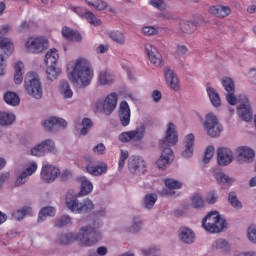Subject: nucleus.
<instances>
[{
  "label": "nucleus",
  "mask_w": 256,
  "mask_h": 256,
  "mask_svg": "<svg viewBox=\"0 0 256 256\" xmlns=\"http://www.w3.org/2000/svg\"><path fill=\"white\" fill-rule=\"evenodd\" d=\"M101 224L100 220H95L91 225L82 227L77 234L66 233L58 237L60 245H69L73 241H80L84 247H92L101 241Z\"/></svg>",
  "instance_id": "nucleus-1"
},
{
  "label": "nucleus",
  "mask_w": 256,
  "mask_h": 256,
  "mask_svg": "<svg viewBox=\"0 0 256 256\" xmlns=\"http://www.w3.org/2000/svg\"><path fill=\"white\" fill-rule=\"evenodd\" d=\"M178 141L179 136L175 130V124L169 123L165 138L160 141V149L163 150L160 158L156 162V165L159 169H165L167 165H171L175 156L173 155V150H171L169 147H171V145H175ZM165 145L167 147H165Z\"/></svg>",
  "instance_id": "nucleus-2"
},
{
  "label": "nucleus",
  "mask_w": 256,
  "mask_h": 256,
  "mask_svg": "<svg viewBox=\"0 0 256 256\" xmlns=\"http://www.w3.org/2000/svg\"><path fill=\"white\" fill-rule=\"evenodd\" d=\"M70 75L73 85L88 87L93 80V67L91 66V63H89V60L78 58L73 65Z\"/></svg>",
  "instance_id": "nucleus-3"
},
{
  "label": "nucleus",
  "mask_w": 256,
  "mask_h": 256,
  "mask_svg": "<svg viewBox=\"0 0 256 256\" xmlns=\"http://www.w3.org/2000/svg\"><path fill=\"white\" fill-rule=\"evenodd\" d=\"M66 207L72 211V213H89L95 209L93 201L89 198L79 202L77 196L72 195L70 192L66 194Z\"/></svg>",
  "instance_id": "nucleus-4"
},
{
  "label": "nucleus",
  "mask_w": 256,
  "mask_h": 256,
  "mask_svg": "<svg viewBox=\"0 0 256 256\" xmlns=\"http://www.w3.org/2000/svg\"><path fill=\"white\" fill-rule=\"evenodd\" d=\"M24 89L28 95L34 99H41L43 97V88L39 75L35 72H28L24 78Z\"/></svg>",
  "instance_id": "nucleus-5"
},
{
  "label": "nucleus",
  "mask_w": 256,
  "mask_h": 256,
  "mask_svg": "<svg viewBox=\"0 0 256 256\" xmlns=\"http://www.w3.org/2000/svg\"><path fill=\"white\" fill-rule=\"evenodd\" d=\"M225 220L221 219L219 212H210L203 220L202 227L208 233H221L225 228Z\"/></svg>",
  "instance_id": "nucleus-6"
},
{
  "label": "nucleus",
  "mask_w": 256,
  "mask_h": 256,
  "mask_svg": "<svg viewBox=\"0 0 256 256\" xmlns=\"http://www.w3.org/2000/svg\"><path fill=\"white\" fill-rule=\"evenodd\" d=\"M117 99L119 96L117 93H110L104 100H98L94 103L93 108L96 113H104L105 115H111L117 109Z\"/></svg>",
  "instance_id": "nucleus-7"
},
{
  "label": "nucleus",
  "mask_w": 256,
  "mask_h": 256,
  "mask_svg": "<svg viewBox=\"0 0 256 256\" xmlns=\"http://www.w3.org/2000/svg\"><path fill=\"white\" fill-rule=\"evenodd\" d=\"M204 129L209 137H219L223 131V126L219 124V120L215 114L208 113L204 122Z\"/></svg>",
  "instance_id": "nucleus-8"
},
{
  "label": "nucleus",
  "mask_w": 256,
  "mask_h": 256,
  "mask_svg": "<svg viewBox=\"0 0 256 256\" xmlns=\"http://www.w3.org/2000/svg\"><path fill=\"white\" fill-rule=\"evenodd\" d=\"M128 169L132 175L141 177V175L147 173V162L139 156H132L128 160Z\"/></svg>",
  "instance_id": "nucleus-9"
},
{
  "label": "nucleus",
  "mask_w": 256,
  "mask_h": 256,
  "mask_svg": "<svg viewBox=\"0 0 256 256\" xmlns=\"http://www.w3.org/2000/svg\"><path fill=\"white\" fill-rule=\"evenodd\" d=\"M49 47V40L45 37L29 38L26 42V49L29 53H42Z\"/></svg>",
  "instance_id": "nucleus-10"
},
{
  "label": "nucleus",
  "mask_w": 256,
  "mask_h": 256,
  "mask_svg": "<svg viewBox=\"0 0 256 256\" xmlns=\"http://www.w3.org/2000/svg\"><path fill=\"white\" fill-rule=\"evenodd\" d=\"M87 161L86 171L90 175H94L95 177H99V175H103V173H107V164L103 162H96L95 159L91 156L85 157Z\"/></svg>",
  "instance_id": "nucleus-11"
},
{
  "label": "nucleus",
  "mask_w": 256,
  "mask_h": 256,
  "mask_svg": "<svg viewBox=\"0 0 256 256\" xmlns=\"http://www.w3.org/2000/svg\"><path fill=\"white\" fill-rule=\"evenodd\" d=\"M222 87L226 91V100L229 105H237V97L235 96V82L230 77H225L221 81Z\"/></svg>",
  "instance_id": "nucleus-12"
},
{
  "label": "nucleus",
  "mask_w": 256,
  "mask_h": 256,
  "mask_svg": "<svg viewBox=\"0 0 256 256\" xmlns=\"http://www.w3.org/2000/svg\"><path fill=\"white\" fill-rule=\"evenodd\" d=\"M45 153H55V142L53 140L47 139L31 149V155L34 157H43Z\"/></svg>",
  "instance_id": "nucleus-13"
},
{
  "label": "nucleus",
  "mask_w": 256,
  "mask_h": 256,
  "mask_svg": "<svg viewBox=\"0 0 256 256\" xmlns=\"http://www.w3.org/2000/svg\"><path fill=\"white\" fill-rule=\"evenodd\" d=\"M40 175L45 183H53L61 175V170L53 165L45 164L42 166Z\"/></svg>",
  "instance_id": "nucleus-14"
},
{
  "label": "nucleus",
  "mask_w": 256,
  "mask_h": 256,
  "mask_svg": "<svg viewBox=\"0 0 256 256\" xmlns=\"http://www.w3.org/2000/svg\"><path fill=\"white\" fill-rule=\"evenodd\" d=\"M145 136V126H140L136 130L123 132L119 135L121 143H129V141H141Z\"/></svg>",
  "instance_id": "nucleus-15"
},
{
  "label": "nucleus",
  "mask_w": 256,
  "mask_h": 256,
  "mask_svg": "<svg viewBox=\"0 0 256 256\" xmlns=\"http://www.w3.org/2000/svg\"><path fill=\"white\" fill-rule=\"evenodd\" d=\"M145 51L152 65H155V67H161L163 65V56L153 44L147 43L145 45Z\"/></svg>",
  "instance_id": "nucleus-16"
},
{
  "label": "nucleus",
  "mask_w": 256,
  "mask_h": 256,
  "mask_svg": "<svg viewBox=\"0 0 256 256\" xmlns=\"http://www.w3.org/2000/svg\"><path fill=\"white\" fill-rule=\"evenodd\" d=\"M236 153L238 163H251L255 159V151L247 146L237 148Z\"/></svg>",
  "instance_id": "nucleus-17"
},
{
  "label": "nucleus",
  "mask_w": 256,
  "mask_h": 256,
  "mask_svg": "<svg viewBox=\"0 0 256 256\" xmlns=\"http://www.w3.org/2000/svg\"><path fill=\"white\" fill-rule=\"evenodd\" d=\"M217 162L218 165H221L222 167H227V165H231V163H233V151L225 147L218 148Z\"/></svg>",
  "instance_id": "nucleus-18"
},
{
  "label": "nucleus",
  "mask_w": 256,
  "mask_h": 256,
  "mask_svg": "<svg viewBox=\"0 0 256 256\" xmlns=\"http://www.w3.org/2000/svg\"><path fill=\"white\" fill-rule=\"evenodd\" d=\"M237 113L242 121L249 123V121L253 120V111L247 97H244V102L238 107Z\"/></svg>",
  "instance_id": "nucleus-19"
},
{
  "label": "nucleus",
  "mask_w": 256,
  "mask_h": 256,
  "mask_svg": "<svg viewBox=\"0 0 256 256\" xmlns=\"http://www.w3.org/2000/svg\"><path fill=\"white\" fill-rule=\"evenodd\" d=\"M119 119L123 127H127L131 123V108L127 101H122L119 106Z\"/></svg>",
  "instance_id": "nucleus-20"
},
{
  "label": "nucleus",
  "mask_w": 256,
  "mask_h": 256,
  "mask_svg": "<svg viewBox=\"0 0 256 256\" xmlns=\"http://www.w3.org/2000/svg\"><path fill=\"white\" fill-rule=\"evenodd\" d=\"M42 125L46 131H53L54 127H67V121L63 118L51 117L50 119L45 120Z\"/></svg>",
  "instance_id": "nucleus-21"
},
{
  "label": "nucleus",
  "mask_w": 256,
  "mask_h": 256,
  "mask_svg": "<svg viewBox=\"0 0 256 256\" xmlns=\"http://www.w3.org/2000/svg\"><path fill=\"white\" fill-rule=\"evenodd\" d=\"M209 14L214 15V17H219L220 19H223L231 15V8L223 5L211 6L209 8Z\"/></svg>",
  "instance_id": "nucleus-22"
},
{
  "label": "nucleus",
  "mask_w": 256,
  "mask_h": 256,
  "mask_svg": "<svg viewBox=\"0 0 256 256\" xmlns=\"http://www.w3.org/2000/svg\"><path fill=\"white\" fill-rule=\"evenodd\" d=\"M37 171V163L31 162L30 165L23 171L17 178L15 182V187H19L20 185H23L25 183V179L29 177L30 175H33Z\"/></svg>",
  "instance_id": "nucleus-23"
},
{
  "label": "nucleus",
  "mask_w": 256,
  "mask_h": 256,
  "mask_svg": "<svg viewBox=\"0 0 256 256\" xmlns=\"http://www.w3.org/2000/svg\"><path fill=\"white\" fill-rule=\"evenodd\" d=\"M164 75L166 83L171 87V89L177 91L179 89V78H177V75H175L173 70L166 68Z\"/></svg>",
  "instance_id": "nucleus-24"
},
{
  "label": "nucleus",
  "mask_w": 256,
  "mask_h": 256,
  "mask_svg": "<svg viewBox=\"0 0 256 256\" xmlns=\"http://www.w3.org/2000/svg\"><path fill=\"white\" fill-rule=\"evenodd\" d=\"M185 150L182 152V157L186 159L193 157V146L195 145V135L188 134L185 139Z\"/></svg>",
  "instance_id": "nucleus-25"
},
{
  "label": "nucleus",
  "mask_w": 256,
  "mask_h": 256,
  "mask_svg": "<svg viewBox=\"0 0 256 256\" xmlns=\"http://www.w3.org/2000/svg\"><path fill=\"white\" fill-rule=\"evenodd\" d=\"M62 35L68 41H76L77 43H79L82 39L81 34L79 32L69 27H64L62 29Z\"/></svg>",
  "instance_id": "nucleus-26"
},
{
  "label": "nucleus",
  "mask_w": 256,
  "mask_h": 256,
  "mask_svg": "<svg viewBox=\"0 0 256 256\" xmlns=\"http://www.w3.org/2000/svg\"><path fill=\"white\" fill-rule=\"evenodd\" d=\"M179 237L183 243L191 244L195 241V233L187 227L180 228Z\"/></svg>",
  "instance_id": "nucleus-27"
},
{
  "label": "nucleus",
  "mask_w": 256,
  "mask_h": 256,
  "mask_svg": "<svg viewBox=\"0 0 256 256\" xmlns=\"http://www.w3.org/2000/svg\"><path fill=\"white\" fill-rule=\"evenodd\" d=\"M115 81V76L109 73L107 70H102L98 75V84L99 85H111Z\"/></svg>",
  "instance_id": "nucleus-28"
},
{
  "label": "nucleus",
  "mask_w": 256,
  "mask_h": 256,
  "mask_svg": "<svg viewBox=\"0 0 256 256\" xmlns=\"http://www.w3.org/2000/svg\"><path fill=\"white\" fill-rule=\"evenodd\" d=\"M81 181V190L78 193L79 197H85V195H89L93 191V184L91 181L87 180V178L82 177L80 178Z\"/></svg>",
  "instance_id": "nucleus-29"
},
{
  "label": "nucleus",
  "mask_w": 256,
  "mask_h": 256,
  "mask_svg": "<svg viewBox=\"0 0 256 256\" xmlns=\"http://www.w3.org/2000/svg\"><path fill=\"white\" fill-rule=\"evenodd\" d=\"M57 61H59V52L57 49H50L45 55V63L48 66L57 65Z\"/></svg>",
  "instance_id": "nucleus-30"
},
{
  "label": "nucleus",
  "mask_w": 256,
  "mask_h": 256,
  "mask_svg": "<svg viewBox=\"0 0 256 256\" xmlns=\"http://www.w3.org/2000/svg\"><path fill=\"white\" fill-rule=\"evenodd\" d=\"M24 64L21 61H18L14 65L15 74H14V82L16 85H21L23 83V68Z\"/></svg>",
  "instance_id": "nucleus-31"
},
{
  "label": "nucleus",
  "mask_w": 256,
  "mask_h": 256,
  "mask_svg": "<svg viewBox=\"0 0 256 256\" xmlns=\"http://www.w3.org/2000/svg\"><path fill=\"white\" fill-rule=\"evenodd\" d=\"M15 123V114L0 112V126L1 127H9V125H13Z\"/></svg>",
  "instance_id": "nucleus-32"
},
{
  "label": "nucleus",
  "mask_w": 256,
  "mask_h": 256,
  "mask_svg": "<svg viewBox=\"0 0 256 256\" xmlns=\"http://www.w3.org/2000/svg\"><path fill=\"white\" fill-rule=\"evenodd\" d=\"M0 49L5 55L13 53V42L9 38L0 37Z\"/></svg>",
  "instance_id": "nucleus-33"
},
{
  "label": "nucleus",
  "mask_w": 256,
  "mask_h": 256,
  "mask_svg": "<svg viewBox=\"0 0 256 256\" xmlns=\"http://www.w3.org/2000/svg\"><path fill=\"white\" fill-rule=\"evenodd\" d=\"M88 7L96 9V11H105L109 5L103 0H84Z\"/></svg>",
  "instance_id": "nucleus-34"
},
{
  "label": "nucleus",
  "mask_w": 256,
  "mask_h": 256,
  "mask_svg": "<svg viewBox=\"0 0 256 256\" xmlns=\"http://www.w3.org/2000/svg\"><path fill=\"white\" fill-rule=\"evenodd\" d=\"M214 177H215L217 183H219V185H226L227 187H229V185H231V183H233V179L221 171L215 172Z\"/></svg>",
  "instance_id": "nucleus-35"
},
{
  "label": "nucleus",
  "mask_w": 256,
  "mask_h": 256,
  "mask_svg": "<svg viewBox=\"0 0 256 256\" xmlns=\"http://www.w3.org/2000/svg\"><path fill=\"white\" fill-rule=\"evenodd\" d=\"M55 208L51 206L44 207L40 210L39 216H38V223H43V220L46 217H55Z\"/></svg>",
  "instance_id": "nucleus-36"
},
{
  "label": "nucleus",
  "mask_w": 256,
  "mask_h": 256,
  "mask_svg": "<svg viewBox=\"0 0 256 256\" xmlns=\"http://www.w3.org/2000/svg\"><path fill=\"white\" fill-rule=\"evenodd\" d=\"M33 213V209L29 206L23 207L21 210H16L12 213V217L16 219V221H21L25 219L26 215H31Z\"/></svg>",
  "instance_id": "nucleus-37"
},
{
  "label": "nucleus",
  "mask_w": 256,
  "mask_h": 256,
  "mask_svg": "<svg viewBox=\"0 0 256 256\" xmlns=\"http://www.w3.org/2000/svg\"><path fill=\"white\" fill-rule=\"evenodd\" d=\"M207 93L212 105H214V107H220L221 97L219 96V93H217V91H215V89L211 87L207 88Z\"/></svg>",
  "instance_id": "nucleus-38"
},
{
  "label": "nucleus",
  "mask_w": 256,
  "mask_h": 256,
  "mask_svg": "<svg viewBox=\"0 0 256 256\" xmlns=\"http://www.w3.org/2000/svg\"><path fill=\"white\" fill-rule=\"evenodd\" d=\"M4 101L12 107H17L20 103L19 96L15 92H6L4 95Z\"/></svg>",
  "instance_id": "nucleus-39"
},
{
  "label": "nucleus",
  "mask_w": 256,
  "mask_h": 256,
  "mask_svg": "<svg viewBox=\"0 0 256 256\" xmlns=\"http://www.w3.org/2000/svg\"><path fill=\"white\" fill-rule=\"evenodd\" d=\"M60 93L65 97V99H71L73 97V90L69 86V82L62 80L60 82Z\"/></svg>",
  "instance_id": "nucleus-40"
},
{
  "label": "nucleus",
  "mask_w": 256,
  "mask_h": 256,
  "mask_svg": "<svg viewBox=\"0 0 256 256\" xmlns=\"http://www.w3.org/2000/svg\"><path fill=\"white\" fill-rule=\"evenodd\" d=\"M82 19H86V21H88L90 25H94V27H99V25H101V19L97 18V16L89 10L85 12Z\"/></svg>",
  "instance_id": "nucleus-41"
},
{
  "label": "nucleus",
  "mask_w": 256,
  "mask_h": 256,
  "mask_svg": "<svg viewBox=\"0 0 256 256\" xmlns=\"http://www.w3.org/2000/svg\"><path fill=\"white\" fill-rule=\"evenodd\" d=\"M47 77L50 81H55L59 75H61V69L53 66H48L46 69Z\"/></svg>",
  "instance_id": "nucleus-42"
},
{
  "label": "nucleus",
  "mask_w": 256,
  "mask_h": 256,
  "mask_svg": "<svg viewBox=\"0 0 256 256\" xmlns=\"http://www.w3.org/2000/svg\"><path fill=\"white\" fill-rule=\"evenodd\" d=\"M155 203H157V196L155 194H147L144 197V207L146 209H153Z\"/></svg>",
  "instance_id": "nucleus-43"
},
{
  "label": "nucleus",
  "mask_w": 256,
  "mask_h": 256,
  "mask_svg": "<svg viewBox=\"0 0 256 256\" xmlns=\"http://www.w3.org/2000/svg\"><path fill=\"white\" fill-rule=\"evenodd\" d=\"M228 201L232 205V207H234V209H241V207H243L241 201H239V198H237V194H235V192L229 193Z\"/></svg>",
  "instance_id": "nucleus-44"
},
{
  "label": "nucleus",
  "mask_w": 256,
  "mask_h": 256,
  "mask_svg": "<svg viewBox=\"0 0 256 256\" xmlns=\"http://www.w3.org/2000/svg\"><path fill=\"white\" fill-rule=\"evenodd\" d=\"M181 30L183 31V33H193V31H195L196 27H197V23L195 22H182L180 24Z\"/></svg>",
  "instance_id": "nucleus-45"
},
{
  "label": "nucleus",
  "mask_w": 256,
  "mask_h": 256,
  "mask_svg": "<svg viewBox=\"0 0 256 256\" xmlns=\"http://www.w3.org/2000/svg\"><path fill=\"white\" fill-rule=\"evenodd\" d=\"M192 205L194 209H201L205 206V200H203L201 195L196 194L192 197Z\"/></svg>",
  "instance_id": "nucleus-46"
},
{
  "label": "nucleus",
  "mask_w": 256,
  "mask_h": 256,
  "mask_svg": "<svg viewBox=\"0 0 256 256\" xmlns=\"http://www.w3.org/2000/svg\"><path fill=\"white\" fill-rule=\"evenodd\" d=\"M164 183L168 189H181L183 187L181 182L171 178L166 179Z\"/></svg>",
  "instance_id": "nucleus-47"
},
{
  "label": "nucleus",
  "mask_w": 256,
  "mask_h": 256,
  "mask_svg": "<svg viewBox=\"0 0 256 256\" xmlns=\"http://www.w3.org/2000/svg\"><path fill=\"white\" fill-rule=\"evenodd\" d=\"M91 127H93V121H91V119H89V118H84L82 120V129L80 131L81 135H87V133H89V129H91Z\"/></svg>",
  "instance_id": "nucleus-48"
},
{
  "label": "nucleus",
  "mask_w": 256,
  "mask_h": 256,
  "mask_svg": "<svg viewBox=\"0 0 256 256\" xmlns=\"http://www.w3.org/2000/svg\"><path fill=\"white\" fill-rule=\"evenodd\" d=\"M110 39H112V41H115L116 43H119L120 45H123V43H125V36L119 31L111 32Z\"/></svg>",
  "instance_id": "nucleus-49"
},
{
  "label": "nucleus",
  "mask_w": 256,
  "mask_h": 256,
  "mask_svg": "<svg viewBox=\"0 0 256 256\" xmlns=\"http://www.w3.org/2000/svg\"><path fill=\"white\" fill-rule=\"evenodd\" d=\"M67 225H71V217L69 216H62L55 220V227H65Z\"/></svg>",
  "instance_id": "nucleus-50"
},
{
  "label": "nucleus",
  "mask_w": 256,
  "mask_h": 256,
  "mask_svg": "<svg viewBox=\"0 0 256 256\" xmlns=\"http://www.w3.org/2000/svg\"><path fill=\"white\" fill-rule=\"evenodd\" d=\"M214 153H215V147L208 146L204 153L203 163H209V161H211V159L213 158Z\"/></svg>",
  "instance_id": "nucleus-51"
},
{
  "label": "nucleus",
  "mask_w": 256,
  "mask_h": 256,
  "mask_svg": "<svg viewBox=\"0 0 256 256\" xmlns=\"http://www.w3.org/2000/svg\"><path fill=\"white\" fill-rule=\"evenodd\" d=\"M214 249H224L227 251L229 249V243L225 241L224 239H217L213 244H212Z\"/></svg>",
  "instance_id": "nucleus-52"
},
{
  "label": "nucleus",
  "mask_w": 256,
  "mask_h": 256,
  "mask_svg": "<svg viewBox=\"0 0 256 256\" xmlns=\"http://www.w3.org/2000/svg\"><path fill=\"white\" fill-rule=\"evenodd\" d=\"M247 237L252 243H256V225H251L247 230Z\"/></svg>",
  "instance_id": "nucleus-53"
},
{
  "label": "nucleus",
  "mask_w": 256,
  "mask_h": 256,
  "mask_svg": "<svg viewBox=\"0 0 256 256\" xmlns=\"http://www.w3.org/2000/svg\"><path fill=\"white\" fill-rule=\"evenodd\" d=\"M141 231V220L139 218H134L133 225L130 227V233H139Z\"/></svg>",
  "instance_id": "nucleus-54"
},
{
  "label": "nucleus",
  "mask_w": 256,
  "mask_h": 256,
  "mask_svg": "<svg viewBox=\"0 0 256 256\" xmlns=\"http://www.w3.org/2000/svg\"><path fill=\"white\" fill-rule=\"evenodd\" d=\"M150 5H152V7H155V9H159L160 11L165 10L167 7L163 0H150Z\"/></svg>",
  "instance_id": "nucleus-55"
},
{
  "label": "nucleus",
  "mask_w": 256,
  "mask_h": 256,
  "mask_svg": "<svg viewBox=\"0 0 256 256\" xmlns=\"http://www.w3.org/2000/svg\"><path fill=\"white\" fill-rule=\"evenodd\" d=\"M70 9L71 11L76 13V15L81 17V19H83V17H85V13H87V10H84L83 7H79V6H70Z\"/></svg>",
  "instance_id": "nucleus-56"
},
{
  "label": "nucleus",
  "mask_w": 256,
  "mask_h": 256,
  "mask_svg": "<svg viewBox=\"0 0 256 256\" xmlns=\"http://www.w3.org/2000/svg\"><path fill=\"white\" fill-rule=\"evenodd\" d=\"M217 199H219V197L217 196V193L215 191L209 192L207 197H206V201L210 205H213L214 203H217Z\"/></svg>",
  "instance_id": "nucleus-57"
},
{
  "label": "nucleus",
  "mask_w": 256,
  "mask_h": 256,
  "mask_svg": "<svg viewBox=\"0 0 256 256\" xmlns=\"http://www.w3.org/2000/svg\"><path fill=\"white\" fill-rule=\"evenodd\" d=\"M142 33L144 35H157L158 31L155 27L145 26L142 28Z\"/></svg>",
  "instance_id": "nucleus-58"
},
{
  "label": "nucleus",
  "mask_w": 256,
  "mask_h": 256,
  "mask_svg": "<svg viewBox=\"0 0 256 256\" xmlns=\"http://www.w3.org/2000/svg\"><path fill=\"white\" fill-rule=\"evenodd\" d=\"M144 256H159V249L150 248L148 250H142Z\"/></svg>",
  "instance_id": "nucleus-59"
},
{
  "label": "nucleus",
  "mask_w": 256,
  "mask_h": 256,
  "mask_svg": "<svg viewBox=\"0 0 256 256\" xmlns=\"http://www.w3.org/2000/svg\"><path fill=\"white\" fill-rule=\"evenodd\" d=\"M151 97H152V100L154 101V103H159L161 101V97H163V96L161 94V91L154 90L151 94Z\"/></svg>",
  "instance_id": "nucleus-60"
},
{
  "label": "nucleus",
  "mask_w": 256,
  "mask_h": 256,
  "mask_svg": "<svg viewBox=\"0 0 256 256\" xmlns=\"http://www.w3.org/2000/svg\"><path fill=\"white\" fill-rule=\"evenodd\" d=\"M93 153H97L98 155H103V153H105V145L103 143L96 145L93 148Z\"/></svg>",
  "instance_id": "nucleus-61"
},
{
  "label": "nucleus",
  "mask_w": 256,
  "mask_h": 256,
  "mask_svg": "<svg viewBox=\"0 0 256 256\" xmlns=\"http://www.w3.org/2000/svg\"><path fill=\"white\" fill-rule=\"evenodd\" d=\"M107 51H109V46L105 44H100L96 48V53H98L99 55H101L102 53H107Z\"/></svg>",
  "instance_id": "nucleus-62"
},
{
  "label": "nucleus",
  "mask_w": 256,
  "mask_h": 256,
  "mask_svg": "<svg viewBox=\"0 0 256 256\" xmlns=\"http://www.w3.org/2000/svg\"><path fill=\"white\" fill-rule=\"evenodd\" d=\"M11 31V26L9 24L0 26V36L7 35Z\"/></svg>",
  "instance_id": "nucleus-63"
},
{
  "label": "nucleus",
  "mask_w": 256,
  "mask_h": 256,
  "mask_svg": "<svg viewBox=\"0 0 256 256\" xmlns=\"http://www.w3.org/2000/svg\"><path fill=\"white\" fill-rule=\"evenodd\" d=\"M176 52L178 55H185V53H187V47L186 46H178Z\"/></svg>",
  "instance_id": "nucleus-64"
}]
</instances>
